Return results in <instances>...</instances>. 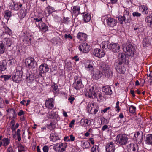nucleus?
<instances>
[{
    "instance_id": "nucleus-1",
    "label": "nucleus",
    "mask_w": 152,
    "mask_h": 152,
    "mask_svg": "<svg viewBox=\"0 0 152 152\" xmlns=\"http://www.w3.org/2000/svg\"><path fill=\"white\" fill-rule=\"evenodd\" d=\"M99 67L104 73L105 77L108 78L112 77V68L110 65L104 62H102L99 64Z\"/></svg>"
},
{
    "instance_id": "nucleus-2",
    "label": "nucleus",
    "mask_w": 152,
    "mask_h": 152,
    "mask_svg": "<svg viewBox=\"0 0 152 152\" xmlns=\"http://www.w3.org/2000/svg\"><path fill=\"white\" fill-rule=\"evenodd\" d=\"M128 138L125 134H118L116 137V141L117 143L120 145H126L128 142Z\"/></svg>"
},
{
    "instance_id": "nucleus-3",
    "label": "nucleus",
    "mask_w": 152,
    "mask_h": 152,
    "mask_svg": "<svg viewBox=\"0 0 152 152\" xmlns=\"http://www.w3.org/2000/svg\"><path fill=\"white\" fill-rule=\"evenodd\" d=\"M123 51L129 56H133L134 55L133 47L132 44L127 43L122 45Z\"/></svg>"
},
{
    "instance_id": "nucleus-4",
    "label": "nucleus",
    "mask_w": 152,
    "mask_h": 152,
    "mask_svg": "<svg viewBox=\"0 0 152 152\" xmlns=\"http://www.w3.org/2000/svg\"><path fill=\"white\" fill-rule=\"evenodd\" d=\"M118 59L119 61L118 64L119 65H121L123 64H128L129 63V58L123 53H119L118 54Z\"/></svg>"
},
{
    "instance_id": "nucleus-5",
    "label": "nucleus",
    "mask_w": 152,
    "mask_h": 152,
    "mask_svg": "<svg viewBox=\"0 0 152 152\" xmlns=\"http://www.w3.org/2000/svg\"><path fill=\"white\" fill-rule=\"evenodd\" d=\"M97 90L94 86H92L90 88H88L85 91V95L90 98L94 99L97 96L96 94Z\"/></svg>"
},
{
    "instance_id": "nucleus-6",
    "label": "nucleus",
    "mask_w": 152,
    "mask_h": 152,
    "mask_svg": "<svg viewBox=\"0 0 152 152\" xmlns=\"http://www.w3.org/2000/svg\"><path fill=\"white\" fill-rule=\"evenodd\" d=\"M67 147V145L66 143H57L54 146L53 149L57 152H63L65 151V149Z\"/></svg>"
},
{
    "instance_id": "nucleus-7",
    "label": "nucleus",
    "mask_w": 152,
    "mask_h": 152,
    "mask_svg": "<svg viewBox=\"0 0 152 152\" xmlns=\"http://www.w3.org/2000/svg\"><path fill=\"white\" fill-rule=\"evenodd\" d=\"M104 23H106L107 25L112 27L116 26L117 23V20L111 17H106L104 19Z\"/></svg>"
},
{
    "instance_id": "nucleus-8",
    "label": "nucleus",
    "mask_w": 152,
    "mask_h": 152,
    "mask_svg": "<svg viewBox=\"0 0 152 152\" xmlns=\"http://www.w3.org/2000/svg\"><path fill=\"white\" fill-rule=\"evenodd\" d=\"M25 63L30 68L34 69L37 67L36 61L32 57H29L26 59L25 60Z\"/></svg>"
},
{
    "instance_id": "nucleus-9",
    "label": "nucleus",
    "mask_w": 152,
    "mask_h": 152,
    "mask_svg": "<svg viewBox=\"0 0 152 152\" xmlns=\"http://www.w3.org/2000/svg\"><path fill=\"white\" fill-rule=\"evenodd\" d=\"M90 46L87 43L81 44L79 47V50L83 53H87L90 50Z\"/></svg>"
},
{
    "instance_id": "nucleus-10",
    "label": "nucleus",
    "mask_w": 152,
    "mask_h": 152,
    "mask_svg": "<svg viewBox=\"0 0 152 152\" xmlns=\"http://www.w3.org/2000/svg\"><path fill=\"white\" fill-rule=\"evenodd\" d=\"M116 144L110 142L107 143L105 146L106 152H114Z\"/></svg>"
},
{
    "instance_id": "nucleus-11",
    "label": "nucleus",
    "mask_w": 152,
    "mask_h": 152,
    "mask_svg": "<svg viewBox=\"0 0 152 152\" xmlns=\"http://www.w3.org/2000/svg\"><path fill=\"white\" fill-rule=\"evenodd\" d=\"M93 53L96 56L99 58H101L104 55V53L103 50L99 48L94 49L93 51Z\"/></svg>"
},
{
    "instance_id": "nucleus-12",
    "label": "nucleus",
    "mask_w": 152,
    "mask_h": 152,
    "mask_svg": "<svg viewBox=\"0 0 152 152\" xmlns=\"http://www.w3.org/2000/svg\"><path fill=\"white\" fill-rule=\"evenodd\" d=\"M47 116L49 118L51 119L54 118L58 121L60 119V118L58 113L54 112L53 111L49 112L47 113Z\"/></svg>"
},
{
    "instance_id": "nucleus-13",
    "label": "nucleus",
    "mask_w": 152,
    "mask_h": 152,
    "mask_svg": "<svg viewBox=\"0 0 152 152\" xmlns=\"http://www.w3.org/2000/svg\"><path fill=\"white\" fill-rule=\"evenodd\" d=\"M127 148V150L129 152H138V147L137 144H131Z\"/></svg>"
},
{
    "instance_id": "nucleus-14",
    "label": "nucleus",
    "mask_w": 152,
    "mask_h": 152,
    "mask_svg": "<svg viewBox=\"0 0 152 152\" xmlns=\"http://www.w3.org/2000/svg\"><path fill=\"white\" fill-rule=\"evenodd\" d=\"M110 49L112 50L115 53L118 52L120 48L119 45L117 43H110Z\"/></svg>"
},
{
    "instance_id": "nucleus-15",
    "label": "nucleus",
    "mask_w": 152,
    "mask_h": 152,
    "mask_svg": "<svg viewBox=\"0 0 152 152\" xmlns=\"http://www.w3.org/2000/svg\"><path fill=\"white\" fill-rule=\"evenodd\" d=\"M71 12L72 15L77 16L80 13V7L78 6H74L71 7Z\"/></svg>"
},
{
    "instance_id": "nucleus-16",
    "label": "nucleus",
    "mask_w": 152,
    "mask_h": 152,
    "mask_svg": "<svg viewBox=\"0 0 152 152\" xmlns=\"http://www.w3.org/2000/svg\"><path fill=\"white\" fill-rule=\"evenodd\" d=\"M45 105L46 107L48 108L52 109L54 105V99L53 98L48 99L46 101Z\"/></svg>"
},
{
    "instance_id": "nucleus-17",
    "label": "nucleus",
    "mask_w": 152,
    "mask_h": 152,
    "mask_svg": "<svg viewBox=\"0 0 152 152\" xmlns=\"http://www.w3.org/2000/svg\"><path fill=\"white\" fill-rule=\"evenodd\" d=\"M133 140H134L138 142H141L142 139V134L137 132L135 134L133 137Z\"/></svg>"
},
{
    "instance_id": "nucleus-18",
    "label": "nucleus",
    "mask_w": 152,
    "mask_h": 152,
    "mask_svg": "<svg viewBox=\"0 0 152 152\" xmlns=\"http://www.w3.org/2000/svg\"><path fill=\"white\" fill-rule=\"evenodd\" d=\"M39 70L41 73H44L48 72L49 68L48 65L45 63L41 65L39 67Z\"/></svg>"
},
{
    "instance_id": "nucleus-19",
    "label": "nucleus",
    "mask_w": 152,
    "mask_h": 152,
    "mask_svg": "<svg viewBox=\"0 0 152 152\" xmlns=\"http://www.w3.org/2000/svg\"><path fill=\"white\" fill-rule=\"evenodd\" d=\"M73 87L77 90H79L84 87V85L82 84L80 80L77 81L73 83Z\"/></svg>"
},
{
    "instance_id": "nucleus-20",
    "label": "nucleus",
    "mask_w": 152,
    "mask_h": 152,
    "mask_svg": "<svg viewBox=\"0 0 152 152\" xmlns=\"http://www.w3.org/2000/svg\"><path fill=\"white\" fill-rule=\"evenodd\" d=\"M102 76V72L99 70H97L93 73L92 78L93 79L98 80Z\"/></svg>"
},
{
    "instance_id": "nucleus-21",
    "label": "nucleus",
    "mask_w": 152,
    "mask_h": 152,
    "mask_svg": "<svg viewBox=\"0 0 152 152\" xmlns=\"http://www.w3.org/2000/svg\"><path fill=\"white\" fill-rule=\"evenodd\" d=\"M9 7L12 10H17L19 9L18 4L13 1L9 4Z\"/></svg>"
},
{
    "instance_id": "nucleus-22",
    "label": "nucleus",
    "mask_w": 152,
    "mask_h": 152,
    "mask_svg": "<svg viewBox=\"0 0 152 152\" xmlns=\"http://www.w3.org/2000/svg\"><path fill=\"white\" fill-rule=\"evenodd\" d=\"M129 14V12L126 10H125L124 12L126 23H129L131 21V17Z\"/></svg>"
},
{
    "instance_id": "nucleus-23",
    "label": "nucleus",
    "mask_w": 152,
    "mask_h": 152,
    "mask_svg": "<svg viewBox=\"0 0 152 152\" xmlns=\"http://www.w3.org/2000/svg\"><path fill=\"white\" fill-rule=\"evenodd\" d=\"M102 91L107 95H110L112 93L110 87L108 86H104L102 89Z\"/></svg>"
},
{
    "instance_id": "nucleus-24",
    "label": "nucleus",
    "mask_w": 152,
    "mask_h": 152,
    "mask_svg": "<svg viewBox=\"0 0 152 152\" xmlns=\"http://www.w3.org/2000/svg\"><path fill=\"white\" fill-rule=\"evenodd\" d=\"M7 62L6 60L0 61V70L1 71H4L6 69V65Z\"/></svg>"
},
{
    "instance_id": "nucleus-25",
    "label": "nucleus",
    "mask_w": 152,
    "mask_h": 152,
    "mask_svg": "<svg viewBox=\"0 0 152 152\" xmlns=\"http://www.w3.org/2000/svg\"><path fill=\"white\" fill-rule=\"evenodd\" d=\"M145 21L147 23V26L152 28V16L149 15L147 16L145 18Z\"/></svg>"
},
{
    "instance_id": "nucleus-26",
    "label": "nucleus",
    "mask_w": 152,
    "mask_h": 152,
    "mask_svg": "<svg viewBox=\"0 0 152 152\" xmlns=\"http://www.w3.org/2000/svg\"><path fill=\"white\" fill-rule=\"evenodd\" d=\"M77 37L81 40L84 41L87 39V35L84 33L79 32L77 35Z\"/></svg>"
},
{
    "instance_id": "nucleus-27",
    "label": "nucleus",
    "mask_w": 152,
    "mask_h": 152,
    "mask_svg": "<svg viewBox=\"0 0 152 152\" xmlns=\"http://www.w3.org/2000/svg\"><path fill=\"white\" fill-rule=\"evenodd\" d=\"M10 140L8 138H4L2 140V142H0V147L1 146L4 147L7 146L10 143Z\"/></svg>"
},
{
    "instance_id": "nucleus-28",
    "label": "nucleus",
    "mask_w": 152,
    "mask_h": 152,
    "mask_svg": "<svg viewBox=\"0 0 152 152\" xmlns=\"http://www.w3.org/2000/svg\"><path fill=\"white\" fill-rule=\"evenodd\" d=\"M39 26L42 31L43 32H45L48 30V27L44 23H39Z\"/></svg>"
},
{
    "instance_id": "nucleus-29",
    "label": "nucleus",
    "mask_w": 152,
    "mask_h": 152,
    "mask_svg": "<svg viewBox=\"0 0 152 152\" xmlns=\"http://www.w3.org/2000/svg\"><path fill=\"white\" fill-rule=\"evenodd\" d=\"M146 143L149 145H152V134H148L146 137Z\"/></svg>"
},
{
    "instance_id": "nucleus-30",
    "label": "nucleus",
    "mask_w": 152,
    "mask_h": 152,
    "mask_svg": "<svg viewBox=\"0 0 152 152\" xmlns=\"http://www.w3.org/2000/svg\"><path fill=\"white\" fill-rule=\"evenodd\" d=\"M51 41L55 45H60L62 43V41L59 37L53 38L52 39Z\"/></svg>"
},
{
    "instance_id": "nucleus-31",
    "label": "nucleus",
    "mask_w": 152,
    "mask_h": 152,
    "mask_svg": "<svg viewBox=\"0 0 152 152\" xmlns=\"http://www.w3.org/2000/svg\"><path fill=\"white\" fill-rule=\"evenodd\" d=\"M140 10L142 11V13L147 14L148 13V10L147 6L145 5H142L140 6Z\"/></svg>"
},
{
    "instance_id": "nucleus-32",
    "label": "nucleus",
    "mask_w": 152,
    "mask_h": 152,
    "mask_svg": "<svg viewBox=\"0 0 152 152\" xmlns=\"http://www.w3.org/2000/svg\"><path fill=\"white\" fill-rule=\"evenodd\" d=\"M118 66H117V67H115L116 69V70L117 72L119 73H124L126 70L125 68L124 67H121V68H120V65H119L118 64Z\"/></svg>"
},
{
    "instance_id": "nucleus-33",
    "label": "nucleus",
    "mask_w": 152,
    "mask_h": 152,
    "mask_svg": "<svg viewBox=\"0 0 152 152\" xmlns=\"http://www.w3.org/2000/svg\"><path fill=\"white\" fill-rule=\"evenodd\" d=\"M110 43L108 42H103L101 44V47L103 49H110Z\"/></svg>"
},
{
    "instance_id": "nucleus-34",
    "label": "nucleus",
    "mask_w": 152,
    "mask_h": 152,
    "mask_svg": "<svg viewBox=\"0 0 152 152\" xmlns=\"http://www.w3.org/2000/svg\"><path fill=\"white\" fill-rule=\"evenodd\" d=\"M91 19V15L88 13L84 14L83 15V20L86 23L89 21Z\"/></svg>"
},
{
    "instance_id": "nucleus-35",
    "label": "nucleus",
    "mask_w": 152,
    "mask_h": 152,
    "mask_svg": "<svg viewBox=\"0 0 152 152\" xmlns=\"http://www.w3.org/2000/svg\"><path fill=\"white\" fill-rule=\"evenodd\" d=\"M82 147L84 148H89L90 147L89 142L88 141H83L81 142Z\"/></svg>"
},
{
    "instance_id": "nucleus-36",
    "label": "nucleus",
    "mask_w": 152,
    "mask_h": 152,
    "mask_svg": "<svg viewBox=\"0 0 152 152\" xmlns=\"http://www.w3.org/2000/svg\"><path fill=\"white\" fill-rule=\"evenodd\" d=\"M4 17L8 21L11 16V12L9 10H6L4 13Z\"/></svg>"
},
{
    "instance_id": "nucleus-37",
    "label": "nucleus",
    "mask_w": 152,
    "mask_h": 152,
    "mask_svg": "<svg viewBox=\"0 0 152 152\" xmlns=\"http://www.w3.org/2000/svg\"><path fill=\"white\" fill-rule=\"evenodd\" d=\"M3 41L7 47H10L12 43V41L11 39L8 38H5L4 39Z\"/></svg>"
},
{
    "instance_id": "nucleus-38",
    "label": "nucleus",
    "mask_w": 152,
    "mask_h": 152,
    "mask_svg": "<svg viewBox=\"0 0 152 152\" xmlns=\"http://www.w3.org/2000/svg\"><path fill=\"white\" fill-rule=\"evenodd\" d=\"M94 64L92 62L90 63L87 66L85 67L86 69L88 71H92L94 69Z\"/></svg>"
},
{
    "instance_id": "nucleus-39",
    "label": "nucleus",
    "mask_w": 152,
    "mask_h": 152,
    "mask_svg": "<svg viewBox=\"0 0 152 152\" xmlns=\"http://www.w3.org/2000/svg\"><path fill=\"white\" fill-rule=\"evenodd\" d=\"M150 42L149 39L148 38L144 39L143 41V45L144 47H147L150 45Z\"/></svg>"
},
{
    "instance_id": "nucleus-40",
    "label": "nucleus",
    "mask_w": 152,
    "mask_h": 152,
    "mask_svg": "<svg viewBox=\"0 0 152 152\" xmlns=\"http://www.w3.org/2000/svg\"><path fill=\"white\" fill-rule=\"evenodd\" d=\"M46 10L49 15L50 14L55 11L54 8L50 6H48L46 8Z\"/></svg>"
},
{
    "instance_id": "nucleus-41",
    "label": "nucleus",
    "mask_w": 152,
    "mask_h": 152,
    "mask_svg": "<svg viewBox=\"0 0 152 152\" xmlns=\"http://www.w3.org/2000/svg\"><path fill=\"white\" fill-rule=\"evenodd\" d=\"M21 76L15 75H14L12 77V78L14 81L16 83H18L20 81L21 79Z\"/></svg>"
},
{
    "instance_id": "nucleus-42",
    "label": "nucleus",
    "mask_w": 152,
    "mask_h": 152,
    "mask_svg": "<svg viewBox=\"0 0 152 152\" xmlns=\"http://www.w3.org/2000/svg\"><path fill=\"white\" fill-rule=\"evenodd\" d=\"M17 147L19 152L24 151V147L20 143L18 142Z\"/></svg>"
},
{
    "instance_id": "nucleus-43",
    "label": "nucleus",
    "mask_w": 152,
    "mask_h": 152,
    "mask_svg": "<svg viewBox=\"0 0 152 152\" xmlns=\"http://www.w3.org/2000/svg\"><path fill=\"white\" fill-rule=\"evenodd\" d=\"M5 51V48L3 43H0V54L4 53Z\"/></svg>"
},
{
    "instance_id": "nucleus-44",
    "label": "nucleus",
    "mask_w": 152,
    "mask_h": 152,
    "mask_svg": "<svg viewBox=\"0 0 152 152\" xmlns=\"http://www.w3.org/2000/svg\"><path fill=\"white\" fill-rule=\"evenodd\" d=\"M26 10L25 9L21 10L20 12V15L21 18H24L26 15Z\"/></svg>"
},
{
    "instance_id": "nucleus-45",
    "label": "nucleus",
    "mask_w": 152,
    "mask_h": 152,
    "mask_svg": "<svg viewBox=\"0 0 152 152\" xmlns=\"http://www.w3.org/2000/svg\"><path fill=\"white\" fill-rule=\"evenodd\" d=\"M118 20L119 22L121 24H122L123 23V22H124L125 23L124 14L123 16H118Z\"/></svg>"
},
{
    "instance_id": "nucleus-46",
    "label": "nucleus",
    "mask_w": 152,
    "mask_h": 152,
    "mask_svg": "<svg viewBox=\"0 0 152 152\" xmlns=\"http://www.w3.org/2000/svg\"><path fill=\"white\" fill-rule=\"evenodd\" d=\"M99 147L97 145H94L91 148V152H99Z\"/></svg>"
},
{
    "instance_id": "nucleus-47",
    "label": "nucleus",
    "mask_w": 152,
    "mask_h": 152,
    "mask_svg": "<svg viewBox=\"0 0 152 152\" xmlns=\"http://www.w3.org/2000/svg\"><path fill=\"white\" fill-rule=\"evenodd\" d=\"M5 32L6 34L10 35L12 33L11 29L7 27H4Z\"/></svg>"
},
{
    "instance_id": "nucleus-48",
    "label": "nucleus",
    "mask_w": 152,
    "mask_h": 152,
    "mask_svg": "<svg viewBox=\"0 0 152 152\" xmlns=\"http://www.w3.org/2000/svg\"><path fill=\"white\" fill-rule=\"evenodd\" d=\"M136 110V107L133 105H131L129 108V112L131 113H134Z\"/></svg>"
},
{
    "instance_id": "nucleus-49",
    "label": "nucleus",
    "mask_w": 152,
    "mask_h": 152,
    "mask_svg": "<svg viewBox=\"0 0 152 152\" xmlns=\"http://www.w3.org/2000/svg\"><path fill=\"white\" fill-rule=\"evenodd\" d=\"M11 77V75H2L0 76L1 78H4L5 81L8 80Z\"/></svg>"
},
{
    "instance_id": "nucleus-50",
    "label": "nucleus",
    "mask_w": 152,
    "mask_h": 152,
    "mask_svg": "<svg viewBox=\"0 0 152 152\" xmlns=\"http://www.w3.org/2000/svg\"><path fill=\"white\" fill-rule=\"evenodd\" d=\"M20 130L18 129H17V132H16V134H17V138H18V140L19 141H20L21 140V136H20L21 134H20Z\"/></svg>"
},
{
    "instance_id": "nucleus-51",
    "label": "nucleus",
    "mask_w": 152,
    "mask_h": 152,
    "mask_svg": "<svg viewBox=\"0 0 152 152\" xmlns=\"http://www.w3.org/2000/svg\"><path fill=\"white\" fill-rule=\"evenodd\" d=\"M13 126H11V128L12 131H15L16 129L19 127V124L18 123H17L16 125L15 124Z\"/></svg>"
},
{
    "instance_id": "nucleus-52",
    "label": "nucleus",
    "mask_w": 152,
    "mask_h": 152,
    "mask_svg": "<svg viewBox=\"0 0 152 152\" xmlns=\"http://www.w3.org/2000/svg\"><path fill=\"white\" fill-rule=\"evenodd\" d=\"M81 121L83 122L84 123H85L86 124L88 125L89 124H90L91 123V121H90V120L86 119H82L81 120Z\"/></svg>"
},
{
    "instance_id": "nucleus-53",
    "label": "nucleus",
    "mask_w": 152,
    "mask_h": 152,
    "mask_svg": "<svg viewBox=\"0 0 152 152\" xmlns=\"http://www.w3.org/2000/svg\"><path fill=\"white\" fill-rule=\"evenodd\" d=\"M132 15L134 17H138L140 16L141 15V14L137 12H134L132 13Z\"/></svg>"
},
{
    "instance_id": "nucleus-54",
    "label": "nucleus",
    "mask_w": 152,
    "mask_h": 152,
    "mask_svg": "<svg viewBox=\"0 0 152 152\" xmlns=\"http://www.w3.org/2000/svg\"><path fill=\"white\" fill-rule=\"evenodd\" d=\"M14 75L22 77V72L20 71H17L16 72L15 74Z\"/></svg>"
},
{
    "instance_id": "nucleus-55",
    "label": "nucleus",
    "mask_w": 152,
    "mask_h": 152,
    "mask_svg": "<svg viewBox=\"0 0 152 152\" xmlns=\"http://www.w3.org/2000/svg\"><path fill=\"white\" fill-rule=\"evenodd\" d=\"M49 148L48 146L45 145L43 148V150L44 152H48Z\"/></svg>"
},
{
    "instance_id": "nucleus-56",
    "label": "nucleus",
    "mask_w": 152,
    "mask_h": 152,
    "mask_svg": "<svg viewBox=\"0 0 152 152\" xmlns=\"http://www.w3.org/2000/svg\"><path fill=\"white\" fill-rule=\"evenodd\" d=\"M50 138L53 142L55 141L56 140V138L55 137V134H50Z\"/></svg>"
},
{
    "instance_id": "nucleus-57",
    "label": "nucleus",
    "mask_w": 152,
    "mask_h": 152,
    "mask_svg": "<svg viewBox=\"0 0 152 152\" xmlns=\"http://www.w3.org/2000/svg\"><path fill=\"white\" fill-rule=\"evenodd\" d=\"M7 152H15L13 148L11 147H9L7 149Z\"/></svg>"
},
{
    "instance_id": "nucleus-58",
    "label": "nucleus",
    "mask_w": 152,
    "mask_h": 152,
    "mask_svg": "<svg viewBox=\"0 0 152 152\" xmlns=\"http://www.w3.org/2000/svg\"><path fill=\"white\" fill-rule=\"evenodd\" d=\"M42 18H35L34 19V20H35L36 21L39 22V21H42Z\"/></svg>"
},
{
    "instance_id": "nucleus-59",
    "label": "nucleus",
    "mask_w": 152,
    "mask_h": 152,
    "mask_svg": "<svg viewBox=\"0 0 152 152\" xmlns=\"http://www.w3.org/2000/svg\"><path fill=\"white\" fill-rule=\"evenodd\" d=\"M75 98L74 97L72 96H70L68 99V100L72 104L73 102L75 100Z\"/></svg>"
},
{
    "instance_id": "nucleus-60",
    "label": "nucleus",
    "mask_w": 152,
    "mask_h": 152,
    "mask_svg": "<svg viewBox=\"0 0 152 152\" xmlns=\"http://www.w3.org/2000/svg\"><path fill=\"white\" fill-rule=\"evenodd\" d=\"M97 91H96V94H97V96L96 97L97 98L98 96L99 97V98H100L102 96V94H101V93L100 92L98 91L97 92Z\"/></svg>"
},
{
    "instance_id": "nucleus-61",
    "label": "nucleus",
    "mask_w": 152,
    "mask_h": 152,
    "mask_svg": "<svg viewBox=\"0 0 152 152\" xmlns=\"http://www.w3.org/2000/svg\"><path fill=\"white\" fill-rule=\"evenodd\" d=\"M70 138H69V141H73L75 139V137L72 135H70L69 136Z\"/></svg>"
},
{
    "instance_id": "nucleus-62",
    "label": "nucleus",
    "mask_w": 152,
    "mask_h": 152,
    "mask_svg": "<svg viewBox=\"0 0 152 152\" xmlns=\"http://www.w3.org/2000/svg\"><path fill=\"white\" fill-rule=\"evenodd\" d=\"M108 129V126L107 125H104L102 128L101 130L102 131H104Z\"/></svg>"
},
{
    "instance_id": "nucleus-63",
    "label": "nucleus",
    "mask_w": 152,
    "mask_h": 152,
    "mask_svg": "<svg viewBox=\"0 0 152 152\" xmlns=\"http://www.w3.org/2000/svg\"><path fill=\"white\" fill-rule=\"evenodd\" d=\"M75 122V120H72L69 124V127L71 128L73 126V125L74 124Z\"/></svg>"
},
{
    "instance_id": "nucleus-64",
    "label": "nucleus",
    "mask_w": 152,
    "mask_h": 152,
    "mask_svg": "<svg viewBox=\"0 0 152 152\" xmlns=\"http://www.w3.org/2000/svg\"><path fill=\"white\" fill-rule=\"evenodd\" d=\"M64 37L65 38H69L70 39H72V37L71 36L70 34H65L64 35Z\"/></svg>"
}]
</instances>
